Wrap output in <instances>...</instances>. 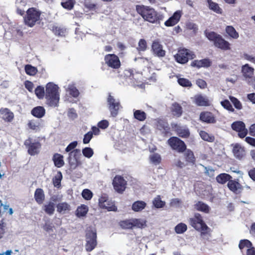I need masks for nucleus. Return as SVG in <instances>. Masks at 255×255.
<instances>
[{
    "label": "nucleus",
    "mask_w": 255,
    "mask_h": 255,
    "mask_svg": "<svg viewBox=\"0 0 255 255\" xmlns=\"http://www.w3.org/2000/svg\"><path fill=\"white\" fill-rule=\"evenodd\" d=\"M52 161L54 162V165L57 168L62 167L65 164L64 156L62 154L58 153H55L53 154Z\"/></svg>",
    "instance_id": "c85d7f7f"
},
{
    "label": "nucleus",
    "mask_w": 255,
    "mask_h": 255,
    "mask_svg": "<svg viewBox=\"0 0 255 255\" xmlns=\"http://www.w3.org/2000/svg\"><path fill=\"white\" fill-rule=\"evenodd\" d=\"M206 1L210 10L217 14L223 13V9L218 3L214 2L212 0H206Z\"/></svg>",
    "instance_id": "bb28decb"
},
{
    "label": "nucleus",
    "mask_w": 255,
    "mask_h": 255,
    "mask_svg": "<svg viewBox=\"0 0 255 255\" xmlns=\"http://www.w3.org/2000/svg\"><path fill=\"white\" fill-rule=\"evenodd\" d=\"M170 111L172 116L176 118L180 117L183 114L182 107L177 102H174L172 104Z\"/></svg>",
    "instance_id": "b1692460"
},
{
    "label": "nucleus",
    "mask_w": 255,
    "mask_h": 255,
    "mask_svg": "<svg viewBox=\"0 0 255 255\" xmlns=\"http://www.w3.org/2000/svg\"><path fill=\"white\" fill-rule=\"evenodd\" d=\"M199 120L208 124H214L217 122L216 116L209 111L201 112L199 116Z\"/></svg>",
    "instance_id": "a211bd4d"
},
{
    "label": "nucleus",
    "mask_w": 255,
    "mask_h": 255,
    "mask_svg": "<svg viewBox=\"0 0 255 255\" xmlns=\"http://www.w3.org/2000/svg\"><path fill=\"white\" fill-rule=\"evenodd\" d=\"M99 206L103 209H107L109 211H116L117 207L112 202L108 199L106 195H102L99 199Z\"/></svg>",
    "instance_id": "2eb2a0df"
},
{
    "label": "nucleus",
    "mask_w": 255,
    "mask_h": 255,
    "mask_svg": "<svg viewBox=\"0 0 255 255\" xmlns=\"http://www.w3.org/2000/svg\"><path fill=\"white\" fill-rule=\"evenodd\" d=\"M171 127L179 137L188 138L190 136V132L187 128L181 127L176 123H172Z\"/></svg>",
    "instance_id": "6ab92c4d"
},
{
    "label": "nucleus",
    "mask_w": 255,
    "mask_h": 255,
    "mask_svg": "<svg viewBox=\"0 0 255 255\" xmlns=\"http://www.w3.org/2000/svg\"><path fill=\"white\" fill-rule=\"evenodd\" d=\"M75 3V0H67L65 2H62L61 5L66 9L71 10L74 7Z\"/></svg>",
    "instance_id": "5fc2aeb1"
},
{
    "label": "nucleus",
    "mask_w": 255,
    "mask_h": 255,
    "mask_svg": "<svg viewBox=\"0 0 255 255\" xmlns=\"http://www.w3.org/2000/svg\"><path fill=\"white\" fill-rule=\"evenodd\" d=\"M168 144L174 150L178 153H183L187 146L184 141L176 136H172L167 140Z\"/></svg>",
    "instance_id": "6e6552de"
},
{
    "label": "nucleus",
    "mask_w": 255,
    "mask_h": 255,
    "mask_svg": "<svg viewBox=\"0 0 255 255\" xmlns=\"http://www.w3.org/2000/svg\"><path fill=\"white\" fill-rule=\"evenodd\" d=\"M42 209L47 214L52 215L54 214L55 211V204L53 202L49 201L43 206Z\"/></svg>",
    "instance_id": "c9c22d12"
},
{
    "label": "nucleus",
    "mask_w": 255,
    "mask_h": 255,
    "mask_svg": "<svg viewBox=\"0 0 255 255\" xmlns=\"http://www.w3.org/2000/svg\"><path fill=\"white\" fill-rule=\"evenodd\" d=\"M77 144L78 142L77 141L71 142L65 148V151L67 152H70L74 149H75V148L77 146Z\"/></svg>",
    "instance_id": "774afa93"
},
{
    "label": "nucleus",
    "mask_w": 255,
    "mask_h": 255,
    "mask_svg": "<svg viewBox=\"0 0 255 255\" xmlns=\"http://www.w3.org/2000/svg\"><path fill=\"white\" fill-rule=\"evenodd\" d=\"M151 50L153 54L159 57H162L165 55V51L163 49L162 45L158 41H153Z\"/></svg>",
    "instance_id": "aec40b11"
},
{
    "label": "nucleus",
    "mask_w": 255,
    "mask_h": 255,
    "mask_svg": "<svg viewBox=\"0 0 255 255\" xmlns=\"http://www.w3.org/2000/svg\"><path fill=\"white\" fill-rule=\"evenodd\" d=\"M88 212V207L85 205L78 207L76 211V215L78 217L85 216Z\"/></svg>",
    "instance_id": "e433bc0d"
},
{
    "label": "nucleus",
    "mask_w": 255,
    "mask_h": 255,
    "mask_svg": "<svg viewBox=\"0 0 255 255\" xmlns=\"http://www.w3.org/2000/svg\"><path fill=\"white\" fill-rule=\"evenodd\" d=\"M178 84L184 87H191L192 85L191 82L187 79L180 78L178 79Z\"/></svg>",
    "instance_id": "13d9d810"
},
{
    "label": "nucleus",
    "mask_w": 255,
    "mask_h": 255,
    "mask_svg": "<svg viewBox=\"0 0 255 255\" xmlns=\"http://www.w3.org/2000/svg\"><path fill=\"white\" fill-rule=\"evenodd\" d=\"M205 34L208 39L213 43L215 47L224 51L231 49L230 43L224 39L220 34L214 31H206Z\"/></svg>",
    "instance_id": "39448f33"
},
{
    "label": "nucleus",
    "mask_w": 255,
    "mask_h": 255,
    "mask_svg": "<svg viewBox=\"0 0 255 255\" xmlns=\"http://www.w3.org/2000/svg\"><path fill=\"white\" fill-rule=\"evenodd\" d=\"M155 128L159 130L163 136L170 135V128L167 121L164 119H157L154 122Z\"/></svg>",
    "instance_id": "9d476101"
},
{
    "label": "nucleus",
    "mask_w": 255,
    "mask_h": 255,
    "mask_svg": "<svg viewBox=\"0 0 255 255\" xmlns=\"http://www.w3.org/2000/svg\"><path fill=\"white\" fill-rule=\"evenodd\" d=\"M152 204L155 208H161L165 206V202L162 201L160 196L158 195L153 200Z\"/></svg>",
    "instance_id": "8fccbe9b"
},
{
    "label": "nucleus",
    "mask_w": 255,
    "mask_h": 255,
    "mask_svg": "<svg viewBox=\"0 0 255 255\" xmlns=\"http://www.w3.org/2000/svg\"><path fill=\"white\" fill-rule=\"evenodd\" d=\"M34 197L38 204H42L45 200L44 191L41 188H37L34 192Z\"/></svg>",
    "instance_id": "c756f323"
},
{
    "label": "nucleus",
    "mask_w": 255,
    "mask_h": 255,
    "mask_svg": "<svg viewBox=\"0 0 255 255\" xmlns=\"http://www.w3.org/2000/svg\"><path fill=\"white\" fill-rule=\"evenodd\" d=\"M233 152L235 156L238 159L242 158L245 155L244 148L239 144H236L233 149Z\"/></svg>",
    "instance_id": "7c9ffc66"
},
{
    "label": "nucleus",
    "mask_w": 255,
    "mask_h": 255,
    "mask_svg": "<svg viewBox=\"0 0 255 255\" xmlns=\"http://www.w3.org/2000/svg\"><path fill=\"white\" fill-rule=\"evenodd\" d=\"M189 225L198 232H201V235L210 234L211 229L204 222L203 217L199 213H195L192 217L188 219Z\"/></svg>",
    "instance_id": "7ed1b4c3"
},
{
    "label": "nucleus",
    "mask_w": 255,
    "mask_h": 255,
    "mask_svg": "<svg viewBox=\"0 0 255 255\" xmlns=\"http://www.w3.org/2000/svg\"><path fill=\"white\" fill-rule=\"evenodd\" d=\"M56 208L57 211L60 214L69 212L71 209L70 205L66 202L58 203L56 206Z\"/></svg>",
    "instance_id": "72a5a7b5"
},
{
    "label": "nucleus",
    "mask_w": 255,
    "mask_h": 255,
    "mask_svg": "<svg viewBox=\"0 0 255 255\" xmlns=\"http://www.w3.org/2000/svg\"><path fill=\"white\" fill-rule=\"evenodd\" d=\"M194 103L198 106H210V102L209 99L201 95H197L194 98Z\"/></svg>",
    "instance_id": "a878e982"
},
{
    "label": "nucleus",
    "mask_w": 255,
    "mask_h": 255,
    "mask_svg": "<svg viewBox=\"0 0 255 255\" xmlns=\"http://www.w3.org/2000/svg\"><path fill=\"white\" fill-rule=\"evenodd\" d=\"M27 126L30 129L36 130L39 128L40 123L36 120H30L28 122Z\"/></svg>",
    "instance_id": "0e129e2a"
},
{
    "label": "nucleus",
    "mask_w": 255,
    "mask_h": 255,
    "mask_svg": "<svg viewBox=\"0 0 255 255\" xmlns=\"http://www.w3.org/2000/svg\"><path fill=\"white\" fill-rule=\"evenodd\" d=\"M83 155L87 158H91L94 154L93 150L91 147H85L82 149Z\"/></svg>",
    "instance_id": "680f3d73"
},
{
    "label": "nucleus",
    "mask_w": 255,
    "mask_h": 255,
    "mask_svg": "<svg viewBox=\"0 0 255 255\" xmlns=\"http://www.w3.org/2000/svg\"><path fill=\"white\" fill-rule=\"evenodd\" d=\"M225 30L226 33L232 38L237 39L239 38V33L233 26H227Z\"/></svg>",
    "instance_id": "4c0bfd02"
},
{
    "label": "nucleus",
    "mask_w": 255,
    "mask_h": 255,
    "mask_svg": "<svg viewBox=\"0 0 255 255\" xmlns=\"http://www.w3.org/2000/svg\"><path fill=\"white\" fill-rule=\"evenodd\" d=\"M231 178V176L228 174L221 173L216 177V180L219 183L224 184L228 181H229Z\"/></svg>",
    "instance_id": "58836bf2"
},
{
    "label": "nucleus",
    "mask_w": 255,
    "mask_h": 255,
    "mask_svg": "<svg viewBox=\"0 0 255 255\" xmlns=\"http://www.w3.org/2000/svg\"><path fill=\"white\" fill-rule=\"evenodd\" d=\"M251 246H252V243L247 239L241 240L239 244V248L242 253H243V250L245 248L248 249L251 247Z\"/></svg>",
    "instance_id": "603ef678"
},
{
    "label": "nucleus",
    "mask_w": 255,
    "mask_h": 255,
    "mask_svg": "<svg viewBox=\"0 0 255 255\" xmlns=\"http://www.w3.org/2000/svg\"><path fill=\"white\" fill-rule=\"evenodd\" d=\"M181 16V11L180 10L176 11L173 14L164 22L165 25L167 27L175 25L179 22Z\"/></svg>",
    "instance_id": "412c9836"
},
{
    "label": "nucleus",
    "mask_w": 255,
    "mask_h": 255,
    "mask_svg": "<svg viewBox=\"0 0 255 255\" xmlns=\"http://www.w3.org/2000/svg\"><path fill=\"white\" fill-rule=\"evenodd\" d=\"M114 189L118 193H123L126 188L127 181L121 175H116L113 180Z\"/></svg>",
    "instance_id": "ddd939ff"
},
{
    "label": "nucleus",
    "mask_w": 255,
    "mask_h": 255,
    "mask_svg": "<svg viewBox=\"0 0 255 255\" xmlns=\"http://www.w3.org/2000/svg\"><path fill=\"white\" fill-rule=\"evenodd\" d=\"M185 152L184 156L186 161L190 163H194L195 161V158L193 152L189 149H186Z\"/></svg>",
    "instance_id": "49530a36"
},
{
    "label": "nucleus",
    "mask_w": 255,
    "mask_h": 255,
    "mask_svg": "<svg viewBox=\"0 0 255 255\" xmlns=\"http://www.w3.org/2000/svg\"><path fill=\"white\" fill-rule=\"evenodd\" d=\"M81 151L79 149H75L69 153L68 160L71 168L75 169L81 164Z\"/></svg>",
    "instance_id": "9b49d317"
},
{
    "label": "nucleus",
    "mask_w": 255,
    "mask_h": 255,
    "mask_svg": "<svg viewBox=\"0 0 255 255\" xmlns=\"http://www.w3.org/2000/svg\"><path fill=\"white\" fill-rule=\"evenodd\" d=\"M147 48L146 41L144 39H140L138 43L137 49L138 51H144Z\"/></svg>",
    "instance_id": "e2e57ef3"
},
{
    "label": "nucleus",
    "mask_w": 255,
    "mask_h": 255,
    "mask_svg": "<svg viewBox=\"0 0 255 255\" xmlns=\"http://www.w3.org/2000/svg\"><path fill=\"white\" fill-rule=\"evenodd\" d=\"M174 57L178 63L184 64L187 63L189 60L194 59L195 55L191 50L183 48L178 50L176 54L174 55Z\"/></svg>",
    "instance_id": "0eeeda50"
},
{
    "label": "nucleus",
    "mask_w": 255,
    "mask_h": 255,
    "mask_svg": "<svg viewBox=\"0 0 255 255\" xmlns=\"http://www.w3.org/2000/svg\"><path fill=\"white\" fill-rule=\"evenodd\" d=\"M135 10L144 21L152 24H160L164 16L154 8L144 5H136Z\"/></svg>",
    "instance_id": "f257e3e1"
},
{
    "label": "nucleus",
    "mask_w": 255,
    "mask_h": 255,
    "mask_svg": "<svg viewBox=\"0 0 255 255\" xmlns=\"http://www.w3.org/2000/svg\"><path fill=\"white\" fill-rule=\"evenodd\" d=\"M107 102L111 115L113 117H116L121 107L120 102L117 101L111 94L108 96Z\"/></svg>",
    "instance_id": "4468645a"
},
{
    "label": "nucleus",
    "mask_w": 255,
    "mask_h": 255,
    "mask_svg": "<svg viewBox=\"0 0 255 255\" xmlns=\"http://www.w3.org/2000/svg\"><path fill=\"white\" fill-rule=\"evenodd\" d=\"M242 72L246 79L251 78L254 74V69L248 64H246L242 67Z\"/></svg>",
    "instance_id": "cd10ccee"
},
{
    "label": "nucleus",
    "mask_w": 255,
    "mask_h": 255,
    "mask_svg": "<svg viewBox=\"0 0 255 255\" xmlns=\"http://www.w3.org/2000/svg\"><path fill=\"white\" fill-rule=\"evenodd\" d=\"M32 139L28 138L25 140L24 144L27 148V151L30 155H34L39 152L41 144L39 142H31Z\"/></svg>",
    "instance_id": "f3484780"
},
{
    "label": "nucleus",
    "mask_w": 255,
    "mask_h": 255,
    "mask_svg": "<svg viewBox=\"0 0 255 255\" xmlns=\"http://www.w3.org/2000/svg\"><path fill=\"white\" fill-rule=\"evenodd\" d=\"M105 64L113 69H118L121 67V63L119 57L115 54H108L105 56Z\"/></svg>",
    "instance_id": "f8f14e48"
},
{
    "label": "nucleus",
    "mask_w": 255,
    "mask_h": 255,
    "mask_svg": "<svg viewBox=\"0 0 255 255\" xmlns=\"http://www.w3.org/2000/svg\"><path fill=\"white\" fill-rule=\"evenodd\" d=\"M229 189L233 192L238 194L241 192L243 189L242 186L235 180H230L227 184Z\"/></svg>",
    "instance_id": "5701e85b"
},
{
    "label": "nucleus",
    "mask_w": 255,
    "mask_h": 255,
    "mask_svg": "<svg viewBox=\"0 0 255 255\" xmlns=\"http://www.w3.org/2000/svg\"><path fill=\"white\" fill-rule=\"evenodd\" d=\"M50 29L52 32L57 36H64L66 32L65 28L56 25H53Z\"/></svg>",
    "instance_id": "c03bdc74"
},
{
    "label": "nucleus",
    "mask_w": 255,
    "mask_h": 255,
    "mask_svg": "<svg viewBox=\"0 0 255 255\" xmlns=\"http://www.w3.org/2000/svg\"><path fill=\"white\" fill-rule=\"evenodd\" d=\"M31 114L34 117L40 119L44 116L45 110L43 107L37 106L32 109Z\"/></svg>",
    "instance_id": "2f4dec72"
},
{
    "label": "nucleus",
    "mask_w": 255,
    "mask_h": 255,
    "mask_svg": "<svg viewBox=\"0 0 255 255\" xmlns=\"http://www.w3.org/2000/svg\"><path fill=\"white\" fill-rule=\"evenodd\" d=\"M24 69L26 74L30 76H34L37 72V69L36 67L29 64L25 66Z\"/></svg>",
    "instance_id": "3c124183"
},
{
    "label": "nucleus",
    "mask_w": 255,
    "mask_h": 255,
    "mask_svg": "<svg viewBox=\"0 0 255 255\" xmlns=\"http://www.w3.org/2000/svg\"><path fill=\"white\" fill-rule=\"evenodd\" d=\"M133 228L142 229L146 226V221L141 219L133 218Z\"/></svg>",
    "instance_id": "a19ab883"
},
{
    "label": "nucleus",
    "mask_w": 255,
    "mask_h": 255,
    "mask_svg": "<svg viewBox=\"0 0 255 255\" xmlns=\"http://www.w3.org/2000/svg\"><path fill=\"white\" fill-rule=\"evenodd\" d=\"M34 93L37 98L39 100L43 99L44 97L45 98V91L44 87L42 86H37L35 89Z\"/></svg>",
    "instance_id": "37998d69"
},
{
    "label": "nucleus",
    "mask_w": 255,
    "mask_h": 255,
    "mask_svg": "<svg viewBox=\"0 0 255 255\" xmlns=\"http://www.w3.org/2000/svg\"><path fill=\"white\" fill-rule=\"evenodd\" d=\"M54 228V225H53L52 223L50 222L49 219L46 221L44 224H43L42 226L43 230L48 233L53 232Z\"/></svg>",
    "instance_id": "6e6d98bb"
},
{
    "label": "nucleus",
    "mask_w": 255,
    "mask_h": 255,
    "mask_svg": "<svg viewBox=\"0 0 255 255\" xmlns=\"http://www.w3.org/2000/svg\"><path fill=\"white\" fill-rule=\"evenodd\" d=\"M232 128L238 132V136L243 138L248 134V129L246 128L245 124L242 121H236L234 122L231 125Z\"/></svg>",
    "instance_id": "dca6fc26"
},
{
    "label": "nucleus",
    "mask_w": 255,
    "mask_h": 255,
    "mask_svg": "<svg viewBox=\"0 0 255 255\" xmlns=\"http://www.w3.org/2000/svg\"><path fill=\"white\" fill-rule=\"evenodd\" d=\"M41 11L35 7H30L26 11L23 17L24 24L30 27H33L41 21Z\"/></svg>",
    "instance_id": "423d86ee"
},
{
    "label": "nucleus",
    "mask_w": 255,
    "mask_h": 255,
    "mask_svg": "<svg viewBox=\"0 0 255 255\" xmlns=\"http://www.w3.org/2000/svg\"><path fill=\"white\" fill-rule=\"evenodd\" d=\"M69 94L74 98H77L79 95L78 90L74 86H71L69 87Z\"/></svg>",
    "instance_id": "69168bd1"
},
{
    "label": "nucleus",
    "mask_w": 255,
    "mask_h": 255,
    "mask_svg": "<svg viewBox=\"0 0 255 255\" xmlns=\"http://www.w3.org/2000/svg\"><path fill=\"white\" fill-rule=\"evenodd\" d=\"M133 218L126 219L120 222V226L124 229H131L133 228Z\"/></svg>",
    "instance_id": "a18cd8bd"
},
{
    "label": "nucleus",
    "mask_w": 255,
    "mask_h": 255,
    "mask_svg": "<svg viewBox=\"0 0 255 255\" xmlns=\"http://www.w3.org/2000/svg\"><path fill=\"white\" fill-rule=\"evenodd\" d=\"M62 179V174L61 171H58L57 174L53 178L52 182L54 187L59 188L61 186Z\"/></svg>",
    "instance_id": "09e8293b"
},
{
    "label": "nucleus",
    "mask_w": 255,
    "mask_h": 255,
    "mask_svg": "<svg viewBox=\"0 0 255 255\" xmlns=\"http://www.w3.org/2000/svg\"><path fill=\"white\" fill-rule=\"evenodd\" d=\"M229 99L236 109L237 110H241L243 108L242 103L237 98L231 96L229 97Z\"/></svg>",
    "instance_id": "4d7b16f0"
},
{
    "label": "nucleus",
    "mask_w": 255,
    "mask_h": 255,
    "mask_svg": "<svg viewBox=\"0 0 255 255\" xmlns=\"http://www.w3.org/2000/svg\"><path fill=\"white\" fill-rule=\"evenodd\" d=\"M59 87L53 82H48L45 86L46 104L50 107H57L60 100Z\"/></svg>",
    "instance_id": "f03ea898"
},
{
    "label": "nucleus",
    "mask_w": 255,
    "mask_h": 255,
    "mask_svg": "<svg viewBox=\"0 0 255 255\" xmlns=\"http://www.w3.org/2000/svg\"><path fill=\"white\" fill-rule=\"evenodd\" d=\"M194 209L197 211L202 212L204 213L208 214L210 212L209 206L202 201H198L194 205Z\"/></svg>",
    "instance_id": "473e14b6"
},
{
    "label": "nucleus",
    "mask_w": 255,
    "mask_h": 255,
    "mask_svg": "<svg viewBox=\"0 0 255 255\" xmlns=\"http://www.w3.org/2000/svg\"><path fill=\"white\" fill-rule=\"evenodd\" d=\"M86 250L87 252H91L97 245V234L93 230L87 231L86 233Z\"/></svg>",
    "instance_id": "1a4fd4ad"
},
{
    "label": "nucleus",
    "mask_w": 255,
    "mask_h": 255,
    "mask_svg": "<svg viewBox=\"0 0 255 255\" xmlns=\"http://www.w3.org/2000/svg\"><path fill=\"white\" fill-rule=\"evenodd\" d=\"M187 230V225L183 223L177 224L175 227V231L178 234H183Z\"/></svg>",
    "instance_id": "864d4df0"
},
{
    "label": "nucleus",
    "mask_w": 255,
    "mask_h": 255,
    "mask_svg": "<svg viewBox=\"0 0 255 255\" xmlns=\"http://www.w3.org/2000/svg\"><path fill=\"white\" fill-rule=\"evenodd\" d=\"M0 113L2 119L5 122H10L14 118L13 113L7 108H1Z\"/></svg>",
    "instance_id": "393cba45"
},
{
    "label": "nucleus",
    "mask_w": 255,
    "mask_h": 255,
    "mask_svg": "<svg viewBox=\"0 0 255 255\" xmlns=\"http://www.w3.org/2000/svg\"><path fill=\"white\" fill-rule=\"evenodd\" d=\"M93 195L92 192L88 189H85L82 191V196L86 200H91L93 197Z\"/></svg>",
    "instance_id": "052dcab7"
},
{
    "label": "nucleus",
    "mask_w": 255,
    "mask_h": 255,
    "mask_svg": "<svg viewBox=\"0 0 255 255\" xmlns=\"http://www.w3.org/2000/svg\"><path fill=\"white\" fill-rule=\"evenodd\" d=\"M205 34L208 39L213 43L215 47L224 51L231 49L230 43L224 39L220 34L214 31H206Z\"/></svg>",
    "instance_id": "20e7f679"
},
{
    "label": "nucleus",
    "mask_w": 255,
    "mask_h": 255,
    "mask_svg": "<svg viewBox=\"0 0 255 255\" xmlns=\"http://www.w3.org/2000/svg\"><path fill=\"white\" fill-rule=\"evenodd\" d=\"M93 132L92 131H89L84 135L83 142L84 144L88 143L91 139L92 138Z\"/></svg>",
    "instance_id": "338daca9"
},
{
    "label": "nucleus",
    "mask_w": 255,
    "mask_h": 255,
    "mask_svg": "<svg viewBox=\"0 0 255 255\" xmlns=\"http://www.w3.org/2000/svg\"><path fill=\"white\" fill-rule=\"evenodd\" d=\"M150 161L155 165L159 164L161 162V157L160 154L154 153L149 156Z\"/></svg>",
    "instance_id": "de8ad7c7"
},
{
    "label": "nucleus",
    "mask_w": 255,
    "mask_h": 255,
    "mask_svg": "<svg viewBox=\"0 0 255 255\" xmlns=\"http://www.w3.org/2000/svg\"><path fill=\"white\" fill-rule=\"evenodd\" d=\"M199 135L203 140L208 142H212L215 140V137L213 135L210 134L204 130H200Z\"/></svg>",
    "instance_id": "79ce46f5"
},
{
    "label": "nucleus",
    "mask_w": 255,
    "mask_h": 255,
    "mask_svg": "<svg viewBox=\"0 0 255 255\" xmlns=\"http://www.w3.org/2000/svg\"><path fill=\"white\" fill-rule=\"evenodd\" d=\"M211 63L210 59L205 58L201 60H195L192 62L191 65L198 68L201 67L208 68L211 66Z\"/></svg>",
    "instance_id": "4be33fe9"
},
{
    "label": "nucleus",
    "mask_w": 255,
    "mask_h": 255,
    "mask_svg": "<svg viewBox=\"0 0 255 255\" xmlns=\"http://www.w3.org/2000/svg\"><path fill=\"white\" fill-rule=\"evenodd\" d=\"M146 206V203L143 201H136L134 202L131 207V209L134 212H140L143 210Z\"/></svg>",
    "instance_id": "f704fd0d"
},
{
    "label": "nucleus",
    "mask_w": 255,
    "mask_h": 255,
    "mask_svg": "<svg viewBox=\"0 0 255 255\" xmlns=\"http://www.w3.org/2000/svg\"><path fill=\"white\" fill-rule=\"evenodd\" d=\"M133 117L137 120L142 122L146 119V114L141 110H136L133 112Z\"/></svg>",
    "instance_id": "ea45409f"
},
{
    "label": "nucleus",
    "mask_w": 255,
    "mask_h": 255,
    "mask_svg": "<svg viewBox=\"0 0 255 255\" xmlns=\"http://www.w3.org/2000/svg\"><path fill=\"white\" fill-rule=\"evenodd\" d=\"M221 104L222 106L227 110L234 112L235 111L234 109L233 108L231 104L228 100H224V101L221 102Z\"/></svg>",
    "instance_id": "bf43d9fd"
}]
</instances>
